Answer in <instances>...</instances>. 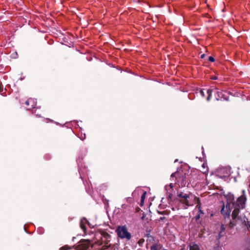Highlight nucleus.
<instances>
[{
    "label": "nucleus",
    "mask_w": 250,
    "mask_h": 250,
    "mask_svg": "<svg viewBox=\"0 0 250 250\" xmlns=\"http://www.w3.org/2000/svg\"><path fill=\"white\" fill-rule=\"evenodd\" d=\"M190 250H200L199 246L194 244L192 243L190 246Z\"/></svg>",
    "instance_id": "nucleus-11"
},
{
    "label": "nucleus",
    "mask_w": 250,
    "mask_h": 250,
    "mask_svg": "<svg viewBox=\"0 0 250 250\" xmlns=\"http://www.w3.org/2000/svg\"><path fill=\"white\" fill-rule=\"evenodd\" d=\"M70 248L67 246H64L60 248V250H67L69 249Z\"/></svg>",
    "instance_id": "nucleus-15"
},
{
    "label": "nucleus",
    "mask_w": 250,
    "mask_h": 250,
    "mask_svg": "<svg viewBox=\"0 0 250 250\" xmlns=\"http://www.w3.org/2000/svg\"><path fill=\"white\" fill-rule=\"evenodd\" d=\"M215 92L217 94V96L216 97V98L217 100H227V99L225 97V94L223 93V92L222 91H220L217 89H215Z\"/></svg>",
    "instance_id": "nucleus-8"
},
{
    "label": "nucleus",
    "mask_w": 250,
    "mask_h": 250,
    "mask_svg": "<svg viewBox=\"0 0 250 250\" xmlns=\"http://www.w3.org/2000/svg\"><path fill=\"white\" fill-rule=\"evenodd\" d=\"M146 192H145L143 195H142L141 196V202H142V204H143L144 203V201L145 199V197H146Z\"/></svg>",
    "instance_id": "nucleus-14"
},
{
    "label": "nucleus",
    "mask_w": 250,
    "mask_h": 250,
    "mask_svg": "<svg viewBox=\"0 0 250 250\" xmlns=\"http://www.w3.org/2000/svg\"><path fill=\"white\" fill-rule=\"evenodd\" d=\"M90 242L89 240L81 241L76 247V250H87L90 246Z\"/></svg>",
    "instance_id": "nucleus-5"
},
{
    "label": "nucleus",
    "mask_w": 250,
    "mask_h": 250,
    "mask_svg": "<svg viewBox=\"0 0 250 250\" xmlns=\"http://www.w3.org/2000/svg\"><path fill=\"white\" fill-rule=\"evenodd\" d=\"M211 79H212V80H217V77H216V76H213V77H211Z\"/></svg>",
    "instance_id": "nucleus-20"
},
{
    "label": "nucleus",
    "mask_w": 250,
    "mask_h": 250,
    "mask_svg": "<svg viewBox=\"0 0 250 250\" xmlns=\"http://www.w3.org/2000/svg\"><path fill=\"white\" fill-rule=\"evenodd\" d=\"M25 104L28 106L30 105L28 108V109L35 108L37 105V100L36 99L30 98L25 102Z\"/></svg>",
    "instance_id": "nucleus-7"
},
{
    "label": "nucleus",
    "mask_w": 250,
    "mask_h": 250,
    "mask_svg": "<svg viewBox=\"0 0 250 250\" xmlns=\"http://www.w3.org/2000/svg\"><path fill=\"white\" fill-rule=\"evenodd\" d=\"M221 171H225L226 173L225 175H220V178H225L226 177H228L230 175V170L229 169L223 168L221 170Z\"/></svg>",
    "instance_id": "nucleus-10"
},
{
    "label": "nucleus",
    "mask_w": 250,
    "mask_h": 250,
    "mask_svg": "<svg viewBox=\"0 0 250 250\" xmlns=\"http://www.w3.org/2000/svg\"><path fill=\"white\" fill-rule=\"evenodd\" d=\"M242 193V195L239 197L236 201H235V197L233 195V200L231 203V205L233 208H238L241 209H244L245 208L247 197L244 190H243Z\"/></svg>",
    "instance_id": "nucleus-3"
},
{
    "label": "nucleus",
    "mask_w": 250,
    "mask_h": 250,
    "mask_svg": "<svg viewBox=\"0 0 250 250\" xmlns=\"http://www.w3.org/2000/svg\"><path fill=\"white\" fill-rule=\"evenodd\" d=\"M208 60L211 62H214L215 61V59L213 57L210 56L208 58Z\"/></svg>",
    "instance_id": "nucleus-18"
},
{
    "label": "nucleus",
    "mask_w": 250,
    "mask_h": 250,
    "mask_svg": "<svg viewBox=\"0 0 250 250\" xmlns=\"http://www.w3.org/2000/svg\"><path fill=\"white\" fill-rule=\"evenodd\" d=\"M118 236L122 239L130 240L131 235L128 231L127 227L125 226H118L116 230Z\"/></svg>",
    "instance_id": "nucleus-4"
},
{
    "label": "nucleus",
    "mask_w": 250,
    "mask_h": 250,
    "mask_svg": "<svg viewBox=\"0 0 250 250\" xmlns=\"http://www.w3.org/2000/svg\"><path fill=\"white\" fill-rule=\"evenodd\" d=\"M203 167L205 168V164H203L202 165Z\"/></svg>",
    "instance_id": "nucleus-24"
},
{
    "label": "nucleus",
    "mask_w": 250,
    "mask_h": 250,
    "mask_svg": "<svg viewBox=\"0 0 250 250\" xmlns=\"http://www.w3.org/2000/svg\"><path fill=\"white\" fill-rule=\"evenodd\" d=\"M161 248L160 245H154L151 247V250H159Z\"/></svg>",
    "instance_id": "nucleus-13"
},
{
    "label": "nucleus",
    "mask_w": 250,
    "mask_h": 250,
    "mask_svg": "<svg viewBox=\"0 0 250 250\" xmlns=\"http://www.w3.org/2000/svg\"><path fill=\"white\" fill-rule=\"evenodd\" d=\"M206 92L208 94V97L207 98V100L208 101H209L211 97V94L212 92V90L208 89V90H207Z\"/></svg>",
    "instance_id": "nucleus-12"
},
{
    "label": "nucleus",
    "mask_w": 250,
    "mask_h": 250,
    "mask_svg": "<svg viewBox=\"0 0 250 250\" xmlns=\"http://www.w3.org/2000/svg\"><path fill=\"white\" fill-rule=\"evenodd\" d=\"M227 200V204L225 206L224 204L221 208V212L225 219L229 218L231 209L230 208L231 203L233 200V194L229 193L226 195Z\"/></svg>",
    "instance_id": "nucleus-2"
},
{
    "label": "nucleus",
    "mask_w": 250,
    "mask_h": 250,
    "mask_svg": "<svg viewBox=\"0 0 250 250\" xmlns=\"http://www.w3.org/2000/svg\"><path fill=\"white\" fill-rule=\"evenodd\" d=\"M175 173H173L171 175V177H173L174 176H175Z\"/></svg>",
    "instance_id": "nucleus-22"
},
{
    "label": "nucleus",
    "mask_w": 250,
    "mask_h": 250,
    "mask_svg": "<svg viewBox=\"0 0 250 250\" xmlns=\"http://www.w3.org/2000/svg\"><path fill=\"white\" fill-rule=\"evenodd\" d=\"M203 172L204 173H207L208 172V170L207 169H206L205 170L203 171Z\"/></svg>",
    "instance_id": "nucleus-21"
},
{
    "label": "nucleus",
    "mask_w": 250,
    "mask_h": 250,
    "mask_svg": "<svg viewBox=\"0 0 250 250\" xmlns=\"http://www.w3.org/2000/svg\"><path fill=\"white\" fill-rule=\"evenodd\" d=\"M81 228H82L83 229H84V228H83V225H82V224H81Z\"/></svg>",
    "instance_id": "nucleus-25"
},
{
    "label": "nucleus",
    "mask_w": 250,
    "mask_h": 250,
    "mask_svg": "<svg viewBox=\"0 0 250 250\" xmlns=\"http://www.w3.org/2000/svg\"><path fill=\"white\" fill-rule=\"evenodd\" d=\"M199 215H198V216H197V217H196V218H197V219H198V218H199Z\"/></svg>",
    "instance_id": "nucleus-26"
},
{
    "label": "nucleus",
    "mask_w": 250,
    "mask_h": 250,
    "mask_svg": "<svg viewBox=\"0 0 250 250\" xmlns=\"http://www.w3.org/2000/svg\"><path fill=\"white\" fill-rule=\"evenodd\" d=\"M205 55L204 54L201 55V58H203L205 57Z\"/></svg>",
    "instance_id": "nucleus-23"
},
{
    "label": "nucleus",
    "mask_w": 250,
    "mask_h": 250,
    "mask_svg": "<svg viewBox=\"0 0 250 250\" xmlns=\"http://www.w3.org/2000/svg\"><path fill=\"white\" fill-rule=\"evenodd\" d=\"M234 208L231 216L233 219H235L237 218L240 212V210L241 209V208Z\"/></svg>",
    "instance_id": "nucleus-9"
},
{
    "label": "nucleus",
    "mask_w": 250,
    "mask_h": 250,
    "mask_svg": "<svg viewBox=\"0 0 250 250\" xmlns=\"http://www.w3.org/2000/svg\"><path fill=\"white\" fill-rule=\"evenodd\" d=\"M168 187H170V189H172L173 187V184L170 183L168 186H166V189L167 190V192H168V190L167 189V188H168Z\"/></svg>",
    "instance_id": "nucleus-16"
},
{
    "label": "nucleus",
    "mask_w": 250,
    "mask_h": 250,
    "mask_svg": "<svg viewBox=\"0 0 250 250\" xmlns=\"http://www.w3.org/2000/svg\"><path fill=\"white\" fill-rule=\"evenodd\" d=\"M125 200L126 202H127V204H123L121 206V209L124 212L130 211L132 209L131 198L128 197L125 198Z\"/></svg>",
    "instance_id": "nucleus-6"
},
{
    "label": "nucleus",
    "mask_w": 250,
    "mask_h": 250,
    "mask_svg": "<svg viewBox=\"0 0 250 250\" xmlns=\"http://www.w3.org/2000/svg\"><path fill=\"white\" fill-rule=\"evenodd\" d=\"M248 228L250 229V225L249 226Z\"/></svg>",
    "instance_id": "nucleus-27"
},
{
    "label": "nucleus",
    "mask_w": 250,
    "mask_h": 250,
    "mask_svg": "<svg viewBox=\"0 0 250 250\" xmlns=\"http://www.w3.org/2000/svg\"><path fill=\"white\" fill-rule=\"evenodd\" d=\"M204 90H205V89H203V90H200V94H201V95L203 97H205V93Z\"/></svg>",
    "instance_id": "nucleus-17"
},
{
    "label": "nucleus",
    "mask_w": 250,
    "mask_h": 250,
    "mask_svg": "<svg viewBox=\"0 0 250 250\" xmlns=\"http://www.w3.org/2000/svg\"><path fill=\"white\" fill-rule=\"evenodd\" d=\"M177 197L179 198V202L184 205L185 208H187L188 207L193 206L194 204L196 203L197 204L196 207L201 212L199 198L196 197L193 194L191 193L186 194L183 192H178Z\"/></svg>",
    "instance_id": "nucleus-1"
},
{
    "label": "nucleus",
    "mask_w": 250,
    "mask_h": 250,
    "mask_svg": "<svg viewBox=\"0 0 250 250\" xmlns=\"http://www.w3.org/2000/svg\"><path fill=\"white\" fill-rule=\"evenodd\" d=\"M172 193H169L168 198H169L170 199H172Z\"/></svg>",
    "instance_id": "nucleus-19"
}]
</instances>
